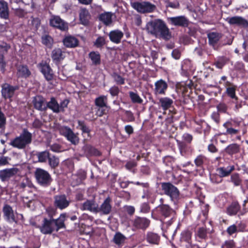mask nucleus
Here are the masks:
<instances>
[{"label":"nucleus","instance_id":"obj_1","mask_svg":"<svg viewBox=\"0 0 248 248\" xmlns=\"http://www.w3.org/2000/svg\"><path fill=\"white\" fill-rule=\"evenodd\" d=\"M147 31L156 38L169 40L170 33L165 23L160 19H155L148 22L146 25Z\"/></svg>","mask_w":248,"mask_h":248},{"label":"nucleus","instance_id":"obj_2","mask_svg":"<svg viewBox=\"0 0 248 248\" xmlns=\"http://www.w3.org/2000/svg\"><path fill=\"white\" fill-rule=\"evenodd\" d=\"M31 134L27 129H24L19 136L11 141L10 145L18 149H24L31 143Z\"/></svg>","mask_w":248,"mask_h":248},{"label":"nucleus","instance_id":"obj_3","mask_svg":"<svg viewBox=\"0 0 248 248\" xmlns=\"http://www.w3.org/2000/svg\"><path fill=\"white\" fill-rule=\"evenodd\" d=\"M162 190L164 193L169 196L174 204H176L180 198V192L178 188L170 183L161 184Z\"/></svg>","mask_w":248,"mask_h":248},{"label":"nucleus","instance_id":"obj_4","mask_svg":"<svg viewBox=\"0 0 248 248\" xmlns=\"http://www.w3.org/2000/svg\"><path fill=\"white\" fill-rule=\"evenodd\" d=\"M35 175L37 182L41 186H47L50 184L51 178L46 170L38 168L35 172Z\"/></svg>","mask_w":248,"mask_h":248},{"label":"nucleus","instance_id":"obj_5","mask_svg":"<svg viewBox=\"0 0 248 248\" xmlns=\"http://www.w3.org/2000/svg\"><path fill=\"white\" fill-rule=\"evenodd\" d=\"M132 7L139 13H151L155 9V6L149 2H135L132 3Z\"/></svg>","mask_w":248,"mask_h":248},{"label":"nucleus","instance_id":"obj_6","mask_svg":"<svg viewBox=\"0 0 248 248\" xmlns=\"http://www.w3.org/2000/svg\"><path fill=\"white\" fill-rule=\"evenodd\" d=\"M60 133L66 138V139L74 144L78 142V136L68 127L61 126L59 128Z\"/></svg>","mask_w":248,"mask_h":248},{"label":"nucleus","instance_id":"obj_7","mask_svg":"<svg viewBox=\"0 0 248 248\" xmlns=\"http://www.w3.org/2000/svg\"><path fill=\"white\" fill-rule=\"evenodd\" d=\"M49 24L50 26L62 31H66L68 29V24L59 16H52L49 19Z\"/></svg>","mask_w":248,"mask_h":248},{"label":"nucleus","instance_id":"obj_8","mask_svg":"<svg viewBox=\"0 0 248 248\" xmlns=\"http://www.w3.org/2000/svg\"><path fill=\"white\" fill-rule=\"evenodd\" d=\"M81 210H87L93 213H98V205L94 200H87L80 207Z\"/></svg>","mask_w":248,"mask_h":248},{"label":"nucleus","instance_id":"obj_9","mask_svg":"<svg viewBox=\"0 0 248 248\" xmlns=\"http://www.w3.org/2000/svg\"><path fill=\"white\" fill-rule=\"evenodd\" d=\"M1 94L5 99H10L14 94L17 89L16 86H13L8 83H5L1 86Z\"/></svg>","mask_w":248,"mask_h":248},{"label":"nucleus","instance_id":"obj_10","mask_svg":"<svg viewBox=\"0 0 248 248\" xmlns=\"http://www.w3.org/2000/svg\"><path fill=\"white\" fill-rule=\"evenodd\" d=\"M69 201L64 195H56L54 197V205L59 209H63L68 206Z\"/></svg>","mask_w":248,"mask_h":248},{"label":"nucleus","instance_id":"obj_11","mask_svg":"<svg viewBox=\"0 0 248 248\" xmlns=\"http://www.w3.org/2000/svg\"><path fill=\"white\" fill-rule=\"evenodd\" d=\"M53 219H44L43 224L41 228V232L45 234L51 233L52 232L56 231Z\"/></svg>","mask_w":248,"mask_h":248},{"label":"nucleus","instance_id":"obj_12","mask_svg":"<svg viewBox=\"0 0 248 248\" xmlns=\"http://www.w3.org/2000/svg\"><path fill=\"white\" fill-rule=\"evenodd\" d=\"M150 221L145 217H137L132 220L133 226L137 229H145L147 228Z\"/></svg>","mask_w":248,"mask_h":248},{"label":"nucleus","instance_id":"obj_13","mask_svg":"<svg viewBox=\"0 0 248 248\" xmlns=\"http://www.w3.org/2000/svg\"><path fill=\"white\" fill-rule=\"evenodd\" d=\"M226 20L230 25H236L244 28L248 27V21L241 16H234L228 18Z\"/></svg>","mask_w":248,"mask_h":248},{"label":"nucleus","instance_id":"obj_14","mask_svg":"<svg viewBox=\"0 0 248 248\" xmlns=\"http://www.w3.org/2000/svg\"><path fill=\"white\" fill-rule=\"evenodd\" d=\"M224 86L226 88V93L227 95L232 99L237 100L238 97L236 96L235 93L237 86L228 81L224 82Z\"/></svg>","mask_w":248,"mask_h":248},{"label":"nucleus","instance_id":"obj_15","mask_svg":"<svg viewBox=\"0 0 248 248\" xmlns=\"http://www.w3.org/2000/svg\"><path fill=\"white\" fill-rule=\"evenodd\" d=\"M40 66L41 72L46 79L47 81L51 80L53 78V73L50 66L45 62H42L40 64Z\"/></svg>","mask_w":248,"mask_h":248},{"label":"nucleus","instance_id":"obj_16","mask_svg":"<svg viewBox=\"0 0 248 248\" xmlns=\"http://www.w3.org/2000/svg\"><path fill=\"white\" fill-rule=\"evenodd\" d=\"M154 92L155 94H165L168 88L167 82L163 79H160L155 83Z\"/></svg>","mask_w":248,"mask_h":248},{"label":"nucleus","instance_id":"obj_17","mask_svg":"<svg viewBox=\"0 0 248 248\" xmlns=\"http://www.w3.org/2000/svg\"><path fill=\"white\" fill-rule=\"evenodd\" d=\"M111 200L110 197H107L101 204L100 207L98 206V213L101 212L104 215L109 214L112 208L111 205Z\"/></svg>","mask_w":248,"mask_h":248},{"label":"nucleus","instance_id":"obj_18","mask_svg":"<svg viewBox=\"0 0 248 248\" xmlns=\"http://www.w3.org/2000/svg\"><path fill=\"white\" fill-rule=\"evenodd\" d=\"M172 25L177 26L186 27L188 25V20L185 16H178L170 18Z\"/></svg>","mask_w":248,"mask_h":248},{"label":"nucleus","instance_id":"obj_19","mask_svg":"<svg viewBox=\"0 0 248 248\" xmlns=\"http://www.w3.org/2000/svg\"><path fill=\"white\" fill-rule=\"evenodd\" d=\"M221 37L220 34L217 32H212L208 34L209 43L215 49H218L217 43Z\"/></svg>","mask_w":248,"mask_h":248},{"label":"nucleus","instance_id":"obj_20","mask_svg":"<svg viewBox=\"0 0 248 248\" xmlns=\"http://www.w3.org/2000/svg\"><path fill=\"white\" fill-rule=\"evenodd\" d=\"M3 212L4 218L7 221L10 222L16 221L13 210L10 206L5 205L3 208Z\"/></svg>","mask_w":248,"mask_h":248},{"label":"nucleus","instance_id":"obj_21","mask_svg":"<svg viewBox=\"0 0 248 248\" xmlns=\"http://www.w3.org/2000/svg\"><path fill=\"white\" fill-rule=\"evenodd\" d=\"M9 16V9L8 3L4 0H0V17L8 19Z\"/></svg>","mask_w":248,"mask_h":248},{"label":"nucleus","instance_id":"obj_22","mask_svg":"<svg viewBox=\"0 0 248 248\" xmlns=\"http://www.w3.org/2000/svg\"><path fill=\"white\" fill-rule=\"evenodd\" d=\"M34 108L39 110H45L46 109V104L45 99L41 96H37L34 97L33 101Z\"/></svg>","mask_w":248,"mask_h":248},{"label":"nucleus","instance_id":"obj_23","mask_svg":"<svg viewBox=\"0 0 248 248\" xmlns=\"http://www.w3.org/2000/svg\"><path fill=\"white\" fill-rule=\"evenodd\" d=\"M123 36V32L118 30L112 31L109 33V37L110 41L116 44L120 43Z\"/></svg>","mask_w":248,"mask_h":248},{"label":"nucleus","instance_id":"obj_24","mask_svg":"<svg viewBox=\"0 0 248 248\" xmlns=\"http://www.w3.org/2000/svg\"><path fill=\"white\" fill-rule=\"evenodd\" d=\"M18 170L16 168L5 169L0 171V177L2 180H5L17 173Z\"/></svg>","mask_w":248,"mask_h":248},{"label":"nucleus","instance_id":"obj_25","mask_svg":"<svg viewBox=\"0 0 248 248\" xmlns=\"http://www.w3.org/2000/svg\"><path fill=\"white\" fill-rule=\"evenodd\" d=\"M51 57L54 62H59L65 58V53L59 48H55L52 51Z\"/></svg>","mask_w":248,"mask_h":248},{"label":"nucleus","instance_id":"obj_26","mask_svg":"<svg viewBox=\"0 0 248 248\" xmlns=\"http://www.w3.org/2000/svg\"><path fill=\"white\" fill-rule=\"evenodd\" d=\"M64 45L67 47H75L78 44V40L74 36H67L63 40Z\"/></svg>","mask_w":248,"mask_h":248},{"label":"nucleus","instance_id":"obj_27","mask_svg":"<svg viewBox=\"0 0 248 248\" xmlns=\"http://www.w3.org/2000/svg\"><path fill=\"white\" fill-rule=\"evenodd\" d=\"M160 237L156 233L148 232L146 235V240L151 244L158 245L160 241Z\"/></svg>","mask_w":248,"mask_h":248},{"label":"nucleus","instance_id":"obj_28","mask_svg":"<svg viewBox=\"0 0 248 248\" xmlns=\"http://www.w3.org/2000/svg\"><path fill=\"white\" fill-rule=\"evenodd\" d=\"M234 169V166H229L227 168H219L217 169V171L218 173L219 176L222 178L229 176Z\"/></svg>","mask_w":248,"mask_h":248},{"label":"nucleus","instance_id":"obj_29","mask_svg":"<svg viewBox=\"0 0 248 248\" xmlns=\"http://www.w3.org/2000/svg\"><path fill=\"white\" fill-rule=\"evenodd\" d=\"M113 14L111 12H104L99 15V19L105 25H109L112 23Z\"/></svg>","mask_w":248,"mask_h":248},{"label":"nucleus","instance_id":"obj_30","mask_svg":"<svg viewBox=\"0 0 248 248\" xmlns=\"http://www.w3.org/2000/svg\"><path fill=\"white\" fill-rule=\"evenodd\" d=\"M173 102V100L168 97H162L159 99L161 107L164 111L169 109L171 106ZM163 113L165 114L166 112L164 111Z\"/></svg>","mask_w":248,"mask_h":248},{"label":"nucleus","instance_id":"obj_31","mask_svg":"<svg viewBox=\"0 0 248 248\" xmlns=\"http://www.w3.org/2000/svg\"><path fill=\"white\" fill-rule=\"evenodd\" d=\"M79 18L82 24L86 25L88 23L90 18V15L89 11L86 9L83 8L80 10Z\"/></svg>","mask_w":248,"mask_h":248},{"label":"nucleus","instance_id":"obj_32","mask_svg":"<svg viewBox=\"0 0 248 248\" xmlns=\"http://www.w3.org/2000/svg\"><path fill=\"white\" fill-rule=\"evenodd\" d=\"M17 76L19 77L27 78L31 75V72L27 66L20 65L17 68Z\"/></svg>","mask_w":248,"mask_h":248},{"label":"nucleus","instance_id":"obj_33","mask_svg":"<svg viewBox=\"0 0 248 248\" xmlns=\"http://www.w3.org/2000/svg\"><path fill=\"white\" fill-rule=\"evenodd\" d=\"M47 107L51 109L54 112L58 113L60 111L59 104L53 97H52L50 101L46 104Z\"/></svg>","mask_w":248,"mask_h":248},{"label":"nucleus","instance_id":"obj_34","mask_svg":"<svg viewBox=\"0 0 248 248\" xmlns=\"http://www.w3.org/2000/svg\"><path fill=\"white\" fill-rule=\"evenodd\" d=\"M225 151L229 155H232L239 152L240 146L237 144L232 143L228 145Z\"/></svg>","mask_w":248,"mask_h":248},{"label":"nucleus","instance_id":"obj_35","mask_svg":"<svg viewBox=\"0 0 248 248\" xmlns=\"http://www.w3.org/2000/svg\"><path fill=\"white\" fill-rule=\"evenodd\" d=\"M107 96L105 95H101L97 97L94 101L95 105L97 107L103 108L107 107Z\"/></svg>","mask_w":248,"mask_h":248},{"label":"nucleus","instance_id":"obj_36","mask_svg":"<svg viewBox=\"0 0 248 248\" xmlns=\"http://www.w3.org/2000/svg\"><path fill=\"white\" fill-rule=\"evenodd\" d=\"M65 217V216L64 214H61L58 219H53L56 231H58L60 229L64 227V221Z\"/></svg>","mask_w":248,"mask_h":248},{"label":"nucleus","instance_id":"obj_37","mask_svg":"<svg viewBox=\"0 0 248 248\" xmlns=\"http://www.w3.org/2000/svg\"><path fill=\"white\" fill-rule=\"evenodd\" d=\"M89 56L91 59L93 64L95 65L100 64V55L98 52L92 51L89 53Z\"/></svg>","mask_w":248,"mask_h":248},{"label":"nucleus","instance_id":"obj_38","mask_svg":"<svg viewBox=\"0 0 248 248\" xmlns=\"http://www.w3.org/2000/svg\"><path fill=\"white\" fill-rule=\"evenodd\" d=\"M159 208L161 214L165 217H168L173 213V211L167 205H162Z\"/></svg>","mask_w":248,"mask_h":248},{"label":"nucleus","instance_id":"obj_39","mask_svg":"<svg viewBox=\"0 0 248 248\" xmlns=\"http://www.w3.org/2000/svg\"><path fill=\"white\" fill-rule=\"evenodd\" d=\"M239 209L240 207L237 203H232L227 208V213L230 216L234 215L236 214Z\"/></svg>","mask_w":248,"mask_h":248},{"label":"nucleus","instance_id":"obj_40","mask_svg":"<svg viewBox=\"0 0 248 248\" xmlns=\"http://www.w3.org/2000/svg\"><path fill=\"white\" fill-rule=\"evenodd\" d=\"M206 157L202 155H198L194 160V163L197 167L202 168L206 161Z\"/></svg>","mask_w":248,"mask_h":248},{"label":"nucleus","instance_id":"obj_41","mask_svg":"<svg viewBox=\"0 0 248 248\" xmlns=\"http://www.w3.org/2000/svg\"><path fill=\"white\" fill-rule=\"evenodd\" d=\"M125 239V237L121 232H116L113 237L114 242L118 245L123 243Z\"/></svg>","mask_w":248,"mask_h":248},{"label":"nucleus","instance_id":"obj_42","mask_svg":"<svg viewBox=\"0 0 248 248\" xmlns=\"http://www.w3.org/2000/svg\"><path fill=\"white\" fill-rule=\"evenodd\" d=\"M36 155L40 162H45L48 159L49 154L47 151H43L38 153Z\"/></svg>","mask_w":248,"mask_h":248},{"label":"nucleus","instance_id":"obj_43","mask_svg":"<svg viewBox=\"0 0 248 248\" xmlns=\"http://www.w3.org/2000/svg\"><path fill=\"white\" fill-rule=\"evenodd\" d=\"M42 43L48 47H51L53 43L52 38L48 35H45L42 37Z\"/></svg>","mask_w":248,"mask_h":248},{"label":"nucleus","instance_id":"obj_44","mask_svg":"<svg viewBox=\"0 0 248 248\" xmlns=\"http://www.w3.org/2000/svg\"><path fill=\"white\" fill-rule=\"evenodd\" d=\"M129 93V96L133 103L138 104H141L142 103L143 100L137 93H134L133 92H130Z\"/></svg>","mask_w":248,"mask_h":248},{"label":"nucleus","instance_id":"obj_45","mask_svg":"<svg viewBox=\"0 0 248 248\" xmlns=\"http://www.w3.org/2000/svg\"><path fill=\"white\" fill-rule=\"evenodd\" d=\"M191 66V63L189 60H185L182 62L181 69L185 73H186L189 70H190Z\"/></svg>","mask_w":248,"mask_h":248},{"label":"nucleus","instance_id":"obj_46","mask_svg":"<svg viewBox=\"0 0 248 248\" xmlns=\"http://www.w3.org/2000/svg\"><path fill=\"white\" fill-rule=\"evenodd\" d=\"M10 48V46L6 43H0V57H3L4 55L7 53Z\"/></svg>","mask_w":248,"mask_h":248},{"label":"nucleus","instance_id":"obj_47","mask_svg":"<svg viewBox=\"0 0 248 248\" xmlns=\"http://www.w3.org/2000/svg\"><path fill=\"white\" fill-rule=\"evenodd\" d=\"M231 182L233 183L235 186H239L242 183V180L237 173L232 174L231 176Z\"/></svg>","mask_w":248,"mask_h":248},{"label":"nucleus","instance_id":"obj_48","mask_svg":"<svg viewBox=\"0 0 248 248\" xmlns=\"http://www.w3.org/2000/svg\"><path fill=\"white\" fill-rule=\"evenodd\" d=\"M48 162L51 168H54L58 166L59 163V158L54 156H49L48 157Z\"/></svg>","mask_w":248,"mask_h":248},{"label":"nucleus","instance_id":"obj_49","mask_svg":"<svg viewBox=\"0 0 248 248\" xmlns=\"http://www.w3.org/2000/svg\"><path fill=\"white\" fill-rule=\"evenodd\" d=\"M78 125L80 127V129L82 130V133L87 134L88 136L89 137L90 130L89 129V128L87 126H86V125H85L84 123L81 121H79Z\"/></svg>","mask_w":248,"mask_h":248},{"label":"nucleus","instance_id":"obj_50","mask_svg":"<svg viewBox=\"0 0 248 248\" xmlns=\"http://www.w3.org/2000/svg\"><path fill=\"white\" fill-rule=\"evenodd\" d=\"M197 234L200 238L205 239L207 236L206 230L203 227L200 228L197 231Z\"/></svg>","mask_w":248,"mask_h":248},{"label":"nucleus","instance_id":"obj_51","mask_svg":"<svg viewBox=\"0 0 248 248\" xmlns=\"http://www.w3.org/2000/svg\"><path fill=\"white\" fill-rule=\"evenodd\" d=\"M217 108L219 112L226 113L228 109V106L224 103H220L217 105Z\"/></svg>","mask_w":248,"mask_h":248},{"label":"nucleus","instance_id":"obj_52","mask_svg":"<svg viewBox=\"0 0 248 248\" xmlns=\"http://www.w3.org/2000/svg\"><path fill=\"white\" fill-rule=\"evenodd\" d=\"M115 81L120 85L124 84V79L122 78L120 75L117 74H114L113 76Z\"/></svg>","mask_w":248,"mask_h":248},{"label":"nucleus","instance_id":"obj_53","mask_svg":"<svg viewBox=\"0 0 248 248\" xmlns=\"http://www.w3.org/2000/svg\"><path fill=\"white\" fill-rule=\"evenodd\" d=\"M237 232L238 229L235 224L230 226L227 229V232L229 235H232Z\"/></svg>","mask_w":248,"mask_h":248},{"label":"nucleus","instance_id":"obj_54","mask_svg":"<svg viewBox=\"0 0 248 248\" xmlns=\"http://www.w3.org/2000/svg\"><path fill=\"white\" fill-rule=\"evenodd\" d=\"M109 92L112 96H117L120 92V90L117 86H113L109 89Z\"/></svg>","mask_w":248,"mask_h":248},{"label":"nucleus","instance_id":"obj_55","mask_svg":"<svg viewBox=\"0 0 248 248\" xmlns=\"http://www.w3.org/2000/svg\"><path fill=\"white\" fill-rule=\"evenodd\" d=\"M105 44V39L103 37H98L94 43V45L97 47L103 46Z\"/></svg>","mask_w":248,"mask_h":248},{"label":"nucleus","instance_id":"obj_56","mask_svg":"<svg viewBox=\"0 0 248 248\" xmlns=\"http://www.w3.org/2000/svg\"><path fill=\"white\" fill-rule=\"evenodd\" d=\"M6 62L4 60V57H0V71L3 73L5 71Z\"/></svg>","mask_w":248,"mask_h":248},{"label":"nucleus","instance_id":"obj_57","mask_svg":"<svg viewBox=\"0 0 248 248\" xmlns=\"http://www.w3.org/2000/svg\"><path fill=\"white\" fill-rule=\"evenodd\" d=\"M234 247V242L232 240L227 241L222 245V248H233Z\"/></svg>","mask_w":248,"mask_h":248},{"label":"nucleus","instance_id":"obj_58","mask_svg":"<svg viewBox=\"0 0 248 248\" xmlns=\"http://www.w3.org/2000/svg\"><path fill=\"white\" fill-rule=\"evenodd\" d=\"M225 63V59L221 58L215 63V65L218 68L221 69L223 67Z\"/></svg>","mask_w":248,"mask_h":248},{"label":"nucleus","instance_id":"obj_59","mask_svg":"<svg viewBox=\"0 0 248 248\" xmlns=\"http://www.w3.org/2000/svg\"><path fill=\"white\" fill-rule=\"evenodd\" d=\"M179 148L181 154L182 155H185V149L186 148V145L185 143L179 142L178 143Z\"/></svg>","mask_w":248,"mask_h":248},{"label":"nucleus","instance_id":"obj_60","mask_svg":"<svg viewBox=\"0 0 248 248\" xmlns=\"http://www.w3.org/2000/svg\"><path fill=\"white\" fill-rule=\"evenodd\" d=\"M50 149L54 152H60L61 151V147L58 144H53L50 146Z\"/></svg>","mask_w":248,"mask_h":248},{"label":"nucleus","instance_id":"obj_61","mask_svg":"<svg viewBox=\"0 0 248 248\" xmlns=\"http://www.w3.org/2000/svg\"><path fill=\"white\" fill-rule=\"evenodd\" d=\"M239 129H234L231 127L230 128H227V130H226V133L228 134L231 135H234L237 134L239 132Z\"/></svg>","mask_w":248,"mask_h":248},{"label":"nucleus","instance_id":"obj_62","mask_svg":"<svg viewBox=\"0 0 248 248\" xmlns=\"http://www.w3.org/2000/svg\"><path fill=\"white\" fill-rule=\"evenodd\" d=\"M150 208L147 203H144L141 205L140 212L145 213L148 212Z\"/></svg>","mask_w":248,"mask_h":248},{"label":"nucleus","instance_id":"obj_63","mask_svg":"<svg viewBox=\"0 0 248 248\" xmlns=\"http://www.w3.org/2000/svg\"><path fill=\"white\" fill-rule=\"evenodd\" d=\"M211 117L216 123H218L219 122V115L217 112H213L211 115Z\"/></svg>","mask_w":248,"mask_h":248},{"label":"nucleus","instance_id":"obj_64","mask_svg":"<svg viewBox=\"0 0 248 248\" xmlns=\"http://www.w3.org/2000/svg\"><path fill=\"white\" fill-rule=\"evenodd\" d=\"M171 55L173 58L176 60H178L180 58L181 53L179 50L177 49H174L172 51Z\"/></svg>","mask_w":248,"mask_h":248}]
</instances>
